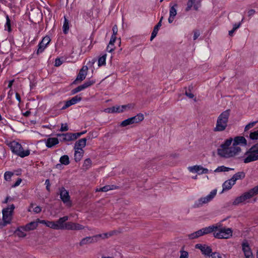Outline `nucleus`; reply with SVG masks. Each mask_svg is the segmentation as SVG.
<instances>
[{
	"label": "nucleus",
	"mask_w": 258,
	"mask_h": 258,
	"mask_svg": "<svg viewBox=\"0 0 258 258\" xmlns=\"http://www.w3.org/2000/svg\"><path fill=\"white\" fill-rule=\"evenodd\" d=\"M233 139L230 138L226 140L217 149V154L221 157L229 158L237 156L241 151L239 146H236L233 143Z\"/></svg>",
	"instance_id": "1"
},
{
	"label": "nucleus",
	"mask_w": 258,
	"mask_h": 258,
	"mask_svg": "<svg viewBox=\"0 0 258 258\" xmlns=\"http://www.w3.org/2000/svg\"><path fill=\"white\" fill-rule=\"evenodd\" d=\"M230 110L227 109L222 112L218 117L214 132H222L226 130L228 126Z\"/></svg>",
	"instance_id": "2"
},
{
	"label": "nucleus",
	"mask_w": 258,
	"mask_h": 258,
	"mask_svg": "<svg viewBox=\"0 0 258 258\" xmlns=\"http://www.w3.org/2000/svg\"><path fill=\"white\" fill-rule=\"evenodd\" d=\"M216 230L213 233L215 238L218 239H228L232 236L233 231L231 228L223 227L220 223L216 224Z\"/></svg>",
	"instance_id": "3"
},
{
	"label": "nucleus",
	"mask_w": 258,
	"mask_h": 258,
	"mask_svg": "<svg viewBox=\"0 0 258 258\" xmlns=\"http://www.w3.org/2000/svg\"><path fill=\"white\" fill-rule=\"evenodd\" d=\"M244 163H248L258 160V143L251 146L245 153L244 156L241 157Z\"/></svg>",
	"instance_id": "4"
},
{
	"label": "nucleus",
	"mask_w": 258,
	"mask_h": 258,
	"mask_svg": "<svg viewBox=\"0 0 258 258\" xmlns=\"http://www.w3.org/2000/svg\"><path fill=\"white\" fill-rule=\"evenodd\" d=\"M8 145L13 153L22 158L27 156L30 154V151L29 150L24 151L21 145L17 142L14 141L11 142Z\"/></svg>",
	"instance_id": "5"
},
{
	"label": "nucleus",
	"mask_w": 258,
	"mask_h": 258,
	"mask_svg": "<svg viewBox=\"0 0 258 258\" xmlns=\"http://www.w3.org/2000/svg\"><path fill=\"white\" fill-rule=\"evenodd\" d=\"M15 209V206L12 204L10 207L5 208L3 210V223H0V228L3 226H6L8 224L11 223L12 220V213Z\"/></svg>",
	"instance_id": "6"
},
{
	"label": "nucleus",
	"mask_w": 258,
	"mask_h": 258,
	"mask_svg": "<svg viewBox=\"0 0 258 258\" xmlns=\"http://www.w3.org/2000/svg\"><path fill=\"white\" fill-rule=\"evenodd\" d=\"M216 194V189L212 190L207 196L201 198L198 201H196L194 205V207L195 208H199L202 206L204 204L208 203L214 198Z\"/></svg>",
	"instance_id": "7"
},
{
	"label": "nucleus",
	"mask_w": 258,
	"mask_h": 258,
	"mask_svg": "<svg viewBox=\"0 0 258 258\" xmlns=\"http://www.w3.org/2000/svg\"><path fill=\"white\" fill-rule=\"evenodd\" d=\"M144 119V115L142 113H139L136 116L128 118L122 121L120 125L122 127H125L127 125L132 124L135 123H138Z\"/></svg>",
	"instance_id": "8"
},
{
	"label": "nucleus",
	"mask_w": 258,
	"mask_h": 258,
	"mask_svg": "<svg viewBox=\"0 0 258 258\" xmlns=\"http://www.w3.org/2000/svg\"><path fill=\"white\" fill-rule=\"evenodd\" d=\"M99 235H94L93 236H87L83 239L80 241L79 245L83 246L85 245L94 243L99 240Z\"/></svg>",
	"instance_id": "9"
},
{
	"label": "nucleus",
	"mask_w": 258,
	"mask_h": 258,
	"mask_svg": "<svg viewBox=\"0 0 258 258\" xmlns=\"http://www.w3.org/2000/svg\"><path fill=\"white\" fill-rule=\"evenodd\" d=\"M59 195L60 198L63 203H69L70 205L71 204L69 191L63 187H61L59 188Z\"/></svg>",
	"instance_id": "10"
},
{
	"label": "nucleus",
	"mask_w": 258,
	"mask_h": 258,
	"mask_svg": "<svg viewBox=\"0 0 258 258\" xmlns=\"http://www.w3.org/2000/svg\"><path fill=\"white\" fill-rule=\"evenodd\" d=\"M188 170L191 172H196L199 174H206L209 172L207 168H204L201 165H195L188 168Z\"/></svg>",
	"instance_id": "11"
},
{
	"label": "nucleus",
	"mask_w": 258,
	"mask_h": 258,
	"mask_svg": "<svg viewBox=\"0 0 258 258\" xmlns=\"http://www.w3.org/2000/svg\"><path fill=\"white\" fill-rule=\"evenodd\" d=\"M50 41V38L49 37L47 36L44 37L38 45L37 54H39L40 53L42 52Z\"/></svg>",
	"instance_id": "12"
},
{
	"label": "nucleus",
	"mask_w": 258,
	"mask_h": 258,
	"mask_svg": "<svg viewBox=\"0 0 258 258\" xmlns=\"http://www.w3.org/2000/svg\"><path fill=\"white\" fill-rule=\"evenodd\" d=\"M69 219L68 216H64L63 217L60 218L58 220H57L55 222L56 224V229L57 230H63L66 229V227L67 226V223H65V222L68 221Z\"/></svg>",
	"instance_id": "13"
},
{
	"label": "nucleus",
	"mask_w": 258,
	"mask_h": 258,
	"mask_svg": "<svg viewBox=\"0 0 258 258\" xmlns=\"http://www.w3.org/2000/svg\"><path fill=\"white\" fill-rule=\"evenodd\" d=\"M195 247L200 249L202 253L205 255L206 258H207L208 255H209L212 252L211 247L205 244L202 245L201 244H197L196 245Z\"/></svg>",
	"instance_id": "14"
},
{
	"label": "nucleus",
	"mask_w": 258,
	"mask_h": 258,
	"mask_svg": "<svg viewBox=\"0 0 258 258\" xmlns=\"http://www.w3.org/2000/svg\"><path fill=\"white\" fill-rule=\"evenodd\" d=\"M258 194V185L242 195L244 201Z\"/></svg>",
	"instance_id": "15"
},
{
	"label": "nucleus",
	"mask_w": 258,
	"mask_h": 258,
	"mask_svg": "<svg viewBox=\"0 0 258 258\" xmlns=\"http://www.w3.org/2000/svg\"><path fill=\"white\" fill-rule=\"evenodd\" d=\"M81 100L82 97L81 96L76 95L73 97L71 100L67 101L65 103V105L62 107L61 109H66L71 105L80 102Z\"/></svg>",
	"instance_id": "16"
},
{
	"label": "nucleus",
	"mask_w": 258,
	"mask_h": 258,
	"mask_svg": "<svg viewBox=\"0 0 258 258\" xmlns=\"http://www.w3.org/2000/svg\"><path fill=\"white\" fill-rule=\"evenodd\" d=\"M177 6L178 5L176 3L174 4L173 6H171V4L170 5L169 17L168 20L169 23L173 22L175 17L177 15V10L176 8H177Z\"/></svg>",
	"instance_id": "17"
},
{
	"label": "nucleus",
	"mask_w": 258,
	"mask_h": 258,
	"mask_svg": "<svg viewBox=\"0 0 258 258\" xmlns=\"http://www.w3.org/2000/svg\"><path fill=\"white\" fill-rule=\"evenodd\" d=\"M85 229V226L78 223L67 222V230H81Z\"/></svg>",
	"instance_id": "18"
},
{
	"label": "nucleus",
	"mask_w": 258,
	"mask_h": 258,
	"mask_svg": "<svg viewBox=\"0 0 258 258\" xmlns=\"http://www.w3.org/2000/svg\"><path fill=\"white\" fill-rule=\"evenodd\" d=\"M216 228H217L216 224L202 228L200 230L201 236L211 233H214L215 230H216Z\"/></svg>",
	"instance_id": "19"
},
{
	"label": "nucleus",
	"mask_w": 258,
	"mask_h": 258,
	"mask_svg": "<svg viewBox=\"0 0 258 258\" xmlns=\"http://www.w3.org/2000/svg\"><path fill=\"white\" fill-rule=\"evenodd\" d=\"M88 70L87 67H83L80 71L76 79L74 81L73 84H75L77 81H82L84 80L87 75V70Z\"/></svg>",
	"instance_id": "20"
},
{
	"label": "nucleus",
	"mask_w": 258,
	"mask_h": 258,
	"mask_svg": "<svg viewBox=\"0 0 258 258\" xmlns=\"http://www.w3.org/2000/svg\"><path fill=\"white\" fill-rule=\"evenodd\" d=\"M233 143L237 146L247 145V141L246 139L242 136H237L233 139Z\"/></svg>",
	"instance_id": "21"
},
{
	"label": "nucleus",
	"mask_w": 258,
	"mask_h": 258,
	"mask_svg": "<svg viewBox=\"0 0 258 258\" xmlns=\"http://www.w3.org/2000/svg\"><path fill=\"white\" fill-rule=\"evenodd\" d=\"M192 7L196 11H198L200 7V4L196 2V0H188L185 11L186 12L189 11Z\"/></svg>",
	"instance_id": "22"
},
{
	"label": "nucleus",
	"mask_w": 258,
	"mask_h": 258,
	"mask_svg": "<svg viewBox=\"0 0 258 258\" xmlns=\"http://www.w3.org/2000/svg\"><path fill=\"white\" fill-rule=\"evenodd\" d=\"M87 138H83L79 140L76 142L74 149H83L82 148L85 147L86 145Z\"/></svg>",
	"instance_id": "23"
},
{
	"label": "nucleus",
	"mask_w": 258,
	"mask_h": 258,
	"mask_svg": "<svg viewBox=\"0 0 258 258\" xmlns=\"http://www.w3.org/2000/svg\"><path fill=\"white\" fill-rule=\"evenodd\" d=\"M38 226L37 222L32 221L26 224L25 226L22 227L23 230H25V231L34 230Z\"/></svg>",
	"instance_id": "24"
},
{
	"label": "nucleus",
	"mask_w": 258,
	"mask_h": 258,
	"mask_svg": "<svg viewBox=\"0 0 258 258\" xmlns=\"http://www.w3.org/2000/svg\"><path fill=\"white\" fill-rule=\"evenodd\" d=\"M59 141L56 138H49L46 141V146L48 148H51L58 144Z\"/></svg>",
	"instance_id": "25"
},
{
	"label": "nucleus",
	"mask_w": 258,
	"mask_h": 258,
	"mask_svg": "<svg viewBox=\"0 0 258 258\" xmlns=\"http://www.w3.org/2000/svg\"><path fill=\"white\" fill-rule=\"evenodd\" d=\"M235 183L233 181V180L231 178L228 180H226L223 184V190H227L231 188L232 186Z\"/></svg>",
	"instance_id": "26"
},
{
	"label": "nucleus",
	"mask_w": 258,
	"mask_h": 258,
	"mask_svg": "<svg viewBox=\"0 0 258 258\" xmlns=\"http://www.w3.org/2000/svg\"><path fill=\"white\" fill-rule=\"evenodd\" d=\"M247 138H249L253 143L256 142L258 140V130L251 131L249 136H247Z\"/></svg>",
	"instance_id": "27"
},
{
	"label": "nucleus",
	"mask_w": 258,
	"mask_h": 258,
	"mask_svg": "<svg viewBox=\"0 0 258 258\" xmlns=\"http://www.w3.org/2000/svg\"><path fill=\"white\" fill-rule=\"evenodd\" d=\"M245 173L243 171H241V172H238L235 173L234 175H233V176H232L231 179L235 183L236 180H239V179H242L245 177Z\"/></svg>",
	"instance_id": "28"
},
{
	"label": "nucleus",
	"mask_w": 258,
	"mask_h": 258,
	"mask_svg": "<svg viewBox=\"0 0 258 258\" xmlns=\"http://www.w3.org/2000/svg\"><path fill=\"white\" fill-rule=\"evenodd\" d=\"M75 153L74 155L75 160L76 162L80 161L83 155L84 151L83 149H75Z\"/></svg>",
	"instance_id": "29"
},
{
	"label": "nucleus",
	"mask_w": 258,
	"mask_h": 258,
	"mask_svg": "<svg viewBox=\"0 0 258 258\" xmlns=\"http://www.w3.org/2000/svg\"><path fill=\"white\" fill-rule=\"evenodd\" d=\"M116 188V186L114 185H105L102 187L97 188L96 189V191H102V192H106L110 190H112Z\"/></svg>",
	"instance_id": "30"
},
{
	"label": "nucleus",
	"mask_w": 258,
	"mask_h": 258,
	"mask_svg": "<svg viewBox=\"0 0 258 258\" xmlns=\"http://www.w3.org/2000/svg\"><path fill=\"white\" fill-rule=\"evenodd\" d=\"M161 21L159 22L158 24L154 27L153 31L152 33L150 40L152 41L157 35L159 28L161 26Z\"/></svg>",
	"instance_id": "31"
},
{
	"label": "nucleus",
	"mask_w": 258,
	"mask_h": 258,
	"mask_svg": "<svg viewBox=\"0 0 258 258\" xmlns=\"http://www.w3.org/2000/svg\"><path fill=\"white\" fill-rule=\"evenodd\" d=\"M92 165V161L90 158L86 159L83 163V168L85 170H88Z\"/></svg>",
	"instance_id": "32"
},
{
	"label": "nucleus",
	"mask_w": 258,
	"mask_h": 258,
	"mask_svg": "<svg viewBox=\"0 0 258 258\" xmlns=\"http://www.w3.org/2000/svg\"><path fill=\"white\" fill-rule=\"evenodd\" d=\"M59 136H60V135ZM61 136H63V141H70L74 140L73 133L63 134L61 135Z\"/></svg>",
	"instance_id": "33"
},
{
	"label": "nucleus",
	"mask_w": 258,
	"mask_h": 258,
	"mask_svg": "<svg viewBox=\"0 0 258 258\" xmlns=\"http://www.w3.org/2000/svg\"><path fill=\"white\" fill-rule=\"evenodd\" d=\"M231 170H233V169L230 168L229 167H227L224 166H219L218 168H217L214 170V172H225V171H229Z\"/></svg>",
	"instance_id": "34"
},
{
	"label": "nucleus",
	"mask_w": 258,
	"mask_h": 258,
	"mask_svg": "<svg viewBox=\"0 0 258 258\" xmlns=\"http://www.w3.org/2000/svg\"><path fill=\"white\" fill-rule=\"evenodd\" d=\"M59 161L61 164L67 165L70 163L69 157L68 155H63L60 157Z\"/></svg>",
	"instance_id": "35"
},
{
	"label": "nucleus",
	"mask_w": 258,
	"mask_h": 258,
	"mask_svg": "<svg viewBox=\"0 0 258 258\" xmlns=\"http://www.w3.org/2000/svg\"><path fill=\"white\" fill-rule=\"evenodd\" d=\"M23 227H21L20 228H19L16 231V234L20 237H24L26 236V234L24 232L25 230L22 229Z\"/></svg>",
	"instance_id": "36"
},
{
	"label": "nucleus",
	"mask_w": 258,
	"mask_h": 258,
	"mask_svg": "<svg viewBox=\"0 0 258 258\" xmlns=\"http://www.w3.org/2000/svg\"><path fill=\"white\" fill-rule=\"evenodd\" d=\"M106 54H104L98 59V66H104L106 63Z\"/></svg>",
	"instance_id": "37"
},
{
	"label": "nucleus",
	"mask_w": 258,
	"mask_h": 258,
	"mask_svg": "<svg viewBox=\"0 0 258 258\" xmlns=\"http://www.w3.org/2000/svg\"><path fill=\"white\" fill-rule=\"evenodd\" d=\"M200 236H201V234L200 230L188 235V238L191 239L197 238Z\"/></svg>",
	"instance_id": "38"
},
{
	"label": "nucleus",
	"mask_w": 258,
	"mask_h": 258,
	"mask_svg": "<svg viewBox=\"0 0 258 258\" xmlns=\"http://www.w3.org/2000/svg\"><path fill=\"white\" fill-rule=\"evenodd\" d=\"M244 200L242 196H240L239 197H237L233 202V205H237L240 203H243Z\"/></svg>",
	"instance_id": "39"
},
{
	"label": "nucleus",
	"mask_w": 258,
	"mask_h": 258,
	"mask_svg": "<svg viewBox=\"0 0 258 258\" xmlns=\"http://www.w3.org/2000/svg\"><path fill=\"white\" fill-rule=\"evenodd\" d=\"M69 29V21L64 17V21L63 25V31L64 33L67 34Z\"/></svg>",
	"instance_id": "40"
},
{
	"label": "nucleus",
	"mask_w": 258,
	"mask_h": 258,
	"mask_svg": "<svg viewBox=\"0 0 258 258\" xmlns=\"http://www.w3.org/2000/svg\"><path fill=\"white\" fill-rule=\"evenodd\" d=\"M242 250L244 253L251 250L248 243L247 242H243L242 244Z\"/></svg>",
	"instance_id": "41"
},
{
	"label": "nucleus",
	"mask_w": 258,
	"mask_h": 258,
	"mask_svg": "<svg viewBox=\"0 0 258 258\" xmlns=\"http://www.w3.org/2000/svg\"><path fill=\"white\" fill-rule=\"evenodd\" d=\"M207 258H222L220 255V254L218 252H214L210 254L209 255H208Z\"/></svg>",
	"instance_id": "42"
},
{
	"label": "nucleus",
	"mask_w": 258,
	"mask_h": 258,
	"mask_svg": "<svg viewBox=\"0 0 258 258\" xmlns=\"http://www.w3.org/2000/svg\"><path fill=\"white\" fill-rule=\"evenodd\" d=\"M13 175V173L11 172H10V171L6 172L4 174L5 179L7 181L10 180L11 177Z\"/></svg>",
	"instance_id": "43"
},
{
	"label": "nucleus",
	"mask_w": 258,
	"mask_h": 258,
	"mask_svg": "<svg viewBox=\"0 0 258 258\" xmlns=\"http://www.w3.org/2000/svg\"><path fill=\"white\" fill-rule=\"evenodd\" d=\"M46 223H47V226H46L47 227L52 228L53 229L57 230L56 224L55 223L54 221H48V222H47Z\"/></svg>",
	"instance_id": "44"
},
{
	"label": "nucleus",
	"mask_w": 258,
	"mask_h": 258,
	"mask_svg": "<svg viewBox=\"0 0 258 258\" xmlns=\"http://www.w3.org/2000/svg\"><path fill=\"white\" fill-rule=\"evenodd\" d=\"M256 122H257V121H253L252 122H250L248 124H247L245 126V128H244L245 132L248 131L250 128L252 127L256 124Z\"/></svg>",
	"instance_id": "45"
},
{
	"label": "nucleus",
	"mask_w": 258,
	"mask_h": 258,
	"mask_svg": "<svg viewBox=\"0 0 258 258\" xmlns=\"http://www.w3.org/2000/svg\"><path fill=\"white\" fill-rule=\"evenodd\" d=\"M121 109H122V112L126 110L127 108H133L134 107V104H129L127 105H123L122 106H120Z\"/></svg>",
	"instance_id": "46"
},
{
	"label": "nucleus",
	"mask_w": 258,
	"mask_h": 258,
	"mask_svg": "<svg viewBox=\"0 0 258 258\" xmlns=\"http://www.w3.org/2000/svg\"><path fill=\"white\" fill-rule=\"evenodd\" d=\"M112 234L111 233H105L103 234H97L96 235H99V236L100 235V236L99 237V238L105 239V238H107L109 237Z\"/></svg>",
	"instance_id": "47"
},
{
	"label": "nucleus",
	"mask_w": 258,
	"mask_h": 258,
	"mask_svg": "<svg viewBox=\"0 0 258 258\" xmlns=\"http://www.w3.org/2000/svg\"><path fill=\"white\" fill-rule=\"evenodd\" d=\"M113 111L114 113H120L122 112V109H121L120 106H113Z\"/></svg>",
	"instance_id": "48"
},
{
	"label": "nucleus",
	"mask_w": 258,
	"mask_h": 258,
	"mask_svg": "<svg viewBox=\"0 0 258 258\" xmlns=\"http://www.w3.org/2000/svg\"><path fill=\"white\" fill-rule=\"evenodd\" d=\"M188 253L187 251L181 250L180 258H188Z\"/></svg>",
	"instance_id": "49"
},
{
	"label": "nucleus",
	"mask_w": 258,
	"mask_h": 258,
	"mask_svg": "<svg viewBox=\"0 0 258 258\" xmlns=\"http://www.w3.org/2000/svg\"><path fill=\"white\" fill-rule=\"evenodd\" d=\"M86 132V131H84V132H80V133H73V135H74L73 138H74V140L77 139L78 138L80 137L81 135L84 134Z\"/></svg>",
	"instance_id": "50"
},
{
	"label": "nucleus",
	"mask_w": 258,
	"mask_h": 258,
	"mask_svg": "<svg viewBox=\"0 0 258 258\" xmlns=\"http://www.w3.org/2000/svg\"><path fill=\"white\" fill-rule=\"evenodd\" d=\"M245 258H253V256L251 250L244 253Z\"/></svg>",
	"instance_id": "51"
},
{
	"label": "nucleus",
	"mask_w": 258,
	"mask_h": 258,
	"mask_svg": "<svg viewBox=\"0 0 258 258\" xmlns=\"http://www.w3.org/2000/svg\"><path fill=\"white\" fill-rule=\"evenodd\" d=\"M69 130V127L67 123L63 124L62 123L61 125V128L60 129V131L61 132H65Z\"/></svg>",
	"instance_id": "52"
},
{
	"label": "nucleus",
	"mask_w": 258,
	"mask_h": 258,
	"mask_svg": "<svg viewBox=\"0 0 258 258\" xmlns=\"http://www.w3.org/2000/svg\"><path fill=\"white\" fill-rule=\"evenodd\" d=\"M114 49V45L109 44L108 45L106 50L109 52H111Z\"/></svg>",
	"instance_id": "53"
},
{
	"label": "nucleus",
	"mask_w": 258,
	"mask_h": 258,
	"mask_svg": "<svg viewBox=\"0 0 258 258\" xmlns=\"http://www.w3.org/2000/svg\"><path fill=\"white\" fill-rule=\"evenodd\" d=\"M194 40H196L200 35L201 33L199 30H196L194 31Z\"/></svg>",
	"instance_id": "54"
},
{
	"label": "nucleus",
	"mask_w": 258,
	"mask_h": 258,
	"mask_svg": "<svg viewBox=\"0 0 258 258\" xmlns=\"http://www.w3.org/2000/svg\"><path fill=\"white\" fill-rule=\"evenodd\" d=\"M6 26L8 27V30L10 31L11 30V24H10V20L8 17L7 16V22L6 24Z\"/></svg>",
	"instance_id": "55"
},
{
	"label": "nucleus",
	"mask_w": 258,
	"mask_h": 258,
	"mask_svg": "<svg viewBox=\"0 0 258 258\" xmlns=\"http://www.w3.org/2000/svg\"><path fill=\"white\" fill-rule=\"evenodd\" d=\"M95 83V81L93 80H88L85 82V84L86 85V86L87 87H89L91 86H92L93 84H94Z\"/></svg>",
	"instance_id": "56"
},
{
	"label": "nucleus",
	"mask_w": 258,
	"mask_h": 258,
	"mask_svg": "<svg viewBox=\"0 0 258 258\" xmlns=\"http://www.w3.org/2000/svg\"><path fill=\"white\" fill-rule=\"evenodd\" d=\"M62 63V61L60 58H56L55 60V66L59 67Z\"/></svg>",
	"instance_id": "57"
},
{
	"label": "nucleus",
	"mask_w": 258,
	"mask_h": 258,
	"mask_svg": "<svg viewBox=\"0 0 258 258\" xmlns=\"http://www.w3.org/2000/svg\"><path fill=\"white\" fill-rule=\"evenodd\" d=\"M117 31L118 29L117 26L116 25H114L112 28L113 34L112 35H114L115 36H116V35L117 33Z\"/></svg>",
	"instance_id": "58"
},
{
	"label": "nucleus",
	"mask_w": 258,
	"mask_h": 258,
	"mask_svg": "<svg viewBox=\"0 0 258 258\" xmlns=\"http://www.w3.org/2000/svg\"><path fill=\"white\" fill-rule=\"evenodd\" d=\"M41 211V208L39 206H36L33 209V212L35 213H39Z\"/></svg>",
	"instance_id": "59"
},
{
	"label": "nucleus",
	"mask_w": 258,
	"mask_h": 258,
	"mask_svg": "<svg viewBox=\"0 0 258 258\" xmlns=\"http://www.w3.org/2000/svg\"><path fill=\"white\" fill-rule=\"evenodd\" d=\"M45 184L46 185V189L49 191H50V182L49 179H46L45 182Z\"/></svg>",
	"instance_id": "60"
},
{
	"label": "nucleus",
	"mask_w": 258,
	"mask_h": 258,
	"mask_svg": "<svg viewBox=\"0 0 258 258\" xmlns=\"http://www.w3.org/2000/svg\"><path fill=\"white\" fill-rule=\"evenodd\" d=\"M104 111L105 112L108 113H114V111H113V107H109V108H105L104 110Z\"/></svg>",
	"instance_id": "61"
},
{
	"label": "nucleus",
	"mask_w": 258,
	"mask_h": 258,
	"mask_svg": "<svg viewBox=\"0 0 258 258\" xmlns=\"http://www.w3.org/2000/svg\"><path fill=\"white\" fill-rule=\"evenodd\" d=\"M255 13V11L253 9H251L248 11V16L249 17H251L253 16Z\"/></svg>",
	"instance_id": "62"
},
{
	"label": "nucleus",
	"mask_w": 258,
	"mask_h": 258,
	"mask_svg": "<svg viewBox=\"0 0 258 258\" xmlns=\"http://www.w3.org/2000/svg\"><path fill=\"white\" fill-rule=\"evenodd\" d=\"M116 36H115L114 35H112L109 43L114 45V43L116 40Z\"/></svg>",
	"instance_id": "63"
},
{
	"label": "nucleus",
	"mask_w": 258,
	"mask_h": 258,
	"mask_svg": "<svg viewBox=\"0 0 258 258\" xmlns=\"http://www.w3.org/2000/svg\"><path fill=\"white\" fill-rule=\"evenodd\" d=\"M185 95L189 98H193L194 97V95L191 92H188L187 91L185 92Z\"/></svg>",
	"instance_id": "64"
}]
</instances>
